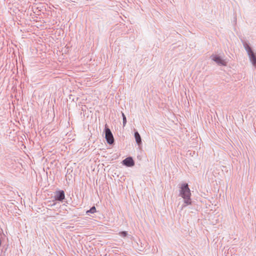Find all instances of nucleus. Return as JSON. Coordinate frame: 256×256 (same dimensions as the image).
<instances>
[{
    "mask_svg": "<svg viewBox=\"0 0 256 256\" xmlns=\"http://www.w3.org/2000/svg\"><path fill=\"white\" fill-rule=\"evenodd\" d=\"M180 194L184 199V202L187 204H191V192L188 184L183 183L180 186Z\"/></svg>",
    "mask_w": 256,
    "mask_h": 256,
    "instance_id": "f257e3e1",
    "label": "nucleus"
},
{
    "mask_svg": "<svg viewBox=\"0 0 256 256\" xmlns=\"http://www.w3.org/2000/svg\"><path fill=\"white\" fill-rule=\"evenodd\" d=\"M103 135L104 136L107 143L110 146H112V132L107 124H105Z\"/></svg>",
    "mask_w": 256,
    "mask_h": 256,
    "instance_id": "f03ea898",
    "label": "nucleus"
},
{
    "mask_svg": "<svg viewBox=\"0 0 256 256\" xmlns=\"http://www.w3.org/2000/svg\"><path fill=\"white\" fill-rule=\"evenodd\" d=\"M54 199L56 201L62 202L65 199V194L63 190H58L54 192Z\"/></svg>",
    "mask_w": 256,
    "mask_h": 256,
    "instance_id": "7ed1b4c3",
    "label": "nucleus"
},
{
    "mask_svg": "<svg viewBox=\"0 0 256 256\" xmlns=\"http://www.w3.org/2000/svg\"><path fill=\"white\" fill-rule=\"evenodd\" d=\"M246 50H247L248 54L250 56V60L251 62H252V64L254 66H256V56L254 55L253 52L252 51V50L249 46H248V48H246Z\"/></svg>",
    "mask_w": 256,
    "mask_h": 256,
    "instance_id": "20e7f679",
    "label": "nucleus"
},
{
    "mask_svg": "<svg viewBox=\"0 0 256 256\" xmlns=\"http://www.w3.org/2000/svg\"><path fill=\"white\" fill-rule=\"evenodd\" d=\"M212 60L216 62L218 64L222 66H226V62L217 55L212 56Z\"/></svg>",
    "mask_w": 256,
    "mask_h": 256,
    "instance_id": "39448f33",
    "label": "nucleus"
},
{
    "mask_svg": "<svg viewBox=\"0 0 256 256\" xmlns=\"http://www.w3.org/2000/svg\"><path fill=\"white\" fill-rule=\"evenodd\" d=\"M124 164L128 166H132L134 165V163L132 158L130 157L127 158L122 162Z\"/></svg>",
    "mask_w": 256,
    "mask_h": 256,
    "instance_id": "423d86ee",
    "label": "nucleus"
},
{
    "mask_svg": "<svg viewBox=\"0 0 256 256\" xmlns=\"http://www.w3.org/2000/svg\"><path fill=\"white\" fill-rule=\"evenodd\" d=\"M134 138H135L136 141V143L138 144V146H140L142 144V140H141L140 136L138 132H136L134 133Z\"/></svg>",
    "mask_w": 256,
    "mask_h": 256,
    "instance_id": "0eeeda50",
    "label": "nucleus"
},
{
    "mask_svg": "<svg viewBox=\"0 0 256 256\" xmlns=\"http://www.w3.org/2000/svg\"><path fill=\"white\" fill-rule=\"evenodd\" d=\"M96 208L94 206H92L89 210H88L86 212V214H94L96 212Z\"/></svg>",
    "mask_w": 256,
    "mask_h": 256,
    "instance_id": "6e6552de",
    "label": "nucleus"
},
{
    "mask_svg": "<svg viewBox=\"0 0 256 256\" xmlns=\"http://www.w3.org/2000/svg\"><path fill=\"white\" fill-rule=\"evenodd\" d=\"M120 234L123 237H125L126 236L127 233L126 232H122L120 233Z\"/></svg>",
    "mask_w": 256,
    "mask_h": 256,
    "instance_id": "1a4fd4ad",
    "label": "nucleus"
},
{
    "mask_svg": "<svg viewBox=\"0 0 256 256\" xmlns=\"http://www.w3.org/2000/svg\"><path fill=\"white\" fill-rule=\"evenodd\" d=\"M122 116H123V124H124V126L126 122V118L124 114H122Z\"/></svg>",
    "mask_w": 256,
    "mask_h": 256,
    "instance_id": "9d476101",
    "label": "nucleus"
},
{
    "mask_svg": "<svg viewBox=\"0 0 256 256\" xmlns=\"http://www.w3.org/2000/svg\"><path fill=\"white\" fill-rule=\"evenodd\" d=\"M56 204L55 202H54L52 204H51V206H54Z\"/></svg>",
    "mask_w": 256,
    "mask_h": 256,
    "instance_id": "9b49d317",
    "label": "nucleus"
}]
</instances>
